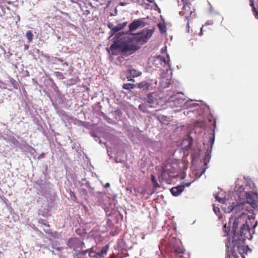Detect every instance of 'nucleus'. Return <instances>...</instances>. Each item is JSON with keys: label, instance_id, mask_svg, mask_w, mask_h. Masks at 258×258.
<instances>
[{"label": "nucleus", "instance_id": "6", "mask_svg": "<svg viewBox=\"0 0 258 258\" xmlns=\"http://www.w3.org/2000/svg\"><path fill=\"white\" fill-rule=\"evenodd\" d=\"M232 223V232L236 233V231L238 227H240L245 223H247V216L245 214L242 213L238 217L233 219V217H231L230 218L229 224Z\"/></svg>", "mask_w": 258, "mask_h": 258}, {"label": "nucleus", "instance_id": "3", "mask_svg": "<svg viewBox=\"0 0 258 258\" xmlns=\"http://www.w3.org/2000/svg\"><path fill=\"white\" fill-rule=\"evenodd\" d=\"M166 248L170 253L171 257L175 256V258H181L182 257L183 254V248L177 244L175 238H172Z\"/></svg>", "mask_w": 258, "mask_h": 258}, {"label": "nucleus", "instance_id": "36", "mask_svg": "<svg viewBox=\"0 0 258 258\" xmlns=\"http://www.w3.org/2000/svg\"><path fill=\"white\" fill-rule=\"evenodd\" d=\"M165 170H163L162 171L161 176L164 177V176H165Z\"/></svg>", "mask_w": 258, "mask_h": 258}, {"label": "nucleus", "instance_id": "41", "mask_svg": "<svg viewBox=\"0 0 258 258\" xmlns=\"http://www.w3.org/2000/svg\"><path fill=\"white\" fill-rule=\"evenodd\" d=\"M110 184L109 183H107L105 185V187H108L109 186Z\"/></svg>", "mask_w": 258, "mask_h": 258}, {"label": "nucleus", "instance_id": "21", "mask_svg": "<svg viewBox=\"0 0 258 258\" xmlns=\"http://www.w3.org/2000/svg\"><path fill=\"white\" fill-rule=\"evenodd\" d=\"M250 2V6L252 7V11L254 13V15L258 19V11L256 10L254 6V1L253 0H249Z\"/></svg>", "mask_w": 258, "mask_h": 258}, {"label": "nucleus", "instance_id": "28", "mask_svg": "<svg viewBox=\"0 0 258 258\" xmlns=\"http://www.w3.org/2000/svg\"><path fill=\"white\" fill-rule=\"evenodd\" d=\"M119 26H120V27L121 29H123L125 27H126V25H127V22H123V23H121V24H119Z\"/></svg>", "mask_w": 258, "mask_h": 258}, {"label": "nucleus", "instance_id": "55", "mask_svg": "<svg viewBox=\"0 0 258 258\" xmlns=\"http://www.w3.org/2000/svg\"><path fill=\"white\" fill-rule=\"evenodd\" d=\"M243 258H245L244 256H243Z\"/></svg>", "mask_w": 258, "mask_h": 258}, {"label": "nucleus", "instance_id": "43", "mask_svg": "<svg viewBox=\"0 0 258 258\" xmlns=\"http://www.w3.org/2000/svg\"><path fill=\"white\" fill-rule=\"evenodd\" d=\"M204 26H202V27L201 28V32H203V27Z\"/></svg>", "mask_w": 258, "mask_h": 258}, {"label": "nucleus", "instance_id": "35", "mask_svg": "<svg viewBox=\"0 0 258 258\" xmlns=\"http://www.w3.org/2000/svg\"><path fill=\"white\" fill-rule=\"evenodd\" d=\"M187 21H188L187 24V32H189V20H187Z\"/></svg>", "mask_w": 258, "mask_h": 258}, {"label": "nucleus", "instance_id": "16", "mask_svg": "<svg viewBox=\"0 0 258 258\" xmlns=\"http://www.w3.org/2000/svg\"><path fill=\"white\" fill-rule=\"evenodd\" d=\"M158 118L162 123L164 124H168L170 121V119L169 117L162 114L158 116Z\"/></svg>", "mask_w": 258, "mask_h": 258}, {"label": "nucleus", "instance_id": "22", "mask_svg": "<svg viewBox=\"0 0 258 258\" xmlns=\"http://www.w3.org/2000/svg\"><path fill=\"white\" fill-rule=\"evenodd\" d=\"M122 87L124 89L130 90L134 88V85L131 83H126L123 85Z\"/></svg>", "mask_w": 258, "mask_h": 258}, {"label": "nucleus", "instance_id": "1", "mask_svg": "<svg viewBox=\"0 0 258 258\" xmlns=\"http://www.w3.org/2000/svg\"><path fill=\"white\" fill-rule=\"evenodd\" d=\"M252 237L249 226L246 223L240 227L239 232L236 231V233H233L231 245H232L234 249H239L245 240H250Z\"/></svg>", "mask_w": 258, "mask_h": 258}, {"label": "nucleus", "instance_id": "15", "mask_svg": "<svg viewBox=\"0 0 258 258\" xmlns=\"http://www.w3.org/2000/svg\"><path fill=\"white\" fill-rule=\"evenodd\" d=\"M87 253H89V255L90 258H98V253L93 250V248H91L90 249H87L86 250H83L81 251V254L85 255Z\"/></svg>", "mask_w": 258, "mask_h": 258}, {"label": "nucleus", "instance_id": "45", "mask_svg": "<svg viewBox=\"0 0 258 258\" xmlns=\"http://www.w3.org/2000/svg\"><path fill=\"white\" fill-rule=\"evenodd\" d=\"M194 110H189L187 113H189L190 112H194Z\"/></svg>", "mask_w": 258, "mask_h": 258}, {"label": "nucleus", "instance_id": "37", "mask_svg": "<svg viewBox=\"0 0 258 258\" xmlns=\"http://www.w3.org/2000/svg\"><path fill=\"white\" fill-rule=\"evenodd\" d=\"M29 48V45H25V49L27 50Z\"/></svg>", "mask_w": 258, "mask_h": 258}, {"label": "nucleus", "instance_id": "24", "mask_svg": "<svg viewBox=\"0 0 258 258\" xmlns=\"http://www.w3.org/2000/svg\"><path fill=\"white\" fill-rule=\"evenodd\" d=\"M223 230L224 231V235H228L229 231H230V229L229 228H227L226 227V224H225L224 227H223Z\"/></svg>", "mask_w": 258, "mask_h": 258}, {"label": "nucleus", "instance_id": "52", "mask_svg": "<svg viewBox=\"0 0 258 258\" xmlns=\"http://www.w3.org/2000/svg\"><path fill=\"white\" fill-rule=\"evenodd\" d=\"M148 2H151V3H152V2L151 0H148Z\"/></svg>", "mask_w": 258, "mask_h": 258}, {"label": "nucleus", "instance_id": "18", "mask_svg": "<svg viewBox=\"0 0 258 258\" xmlns=\"http://www.w3.org/2000/svg\"><path fill=\"white\" fill-rule=\"evenodd\" d=\"M108 249H109V246L108 245H106L105 246H104L102 248V249L101 250V251L100 252H97L98 257V258L103 257L107 254Z\"/></svg>", "mask_w": 258, "mask_h": 258}, {"label": "nucleus", "instance_id": "44", "mask_svg": "<svg viewBox=\"0 0 258 258\" xmlns=\"http://www.w3.org/2000/svg\"><path fill=\"white\" fill-rule=\"evenodd\" d=\"M202 35H203V32H200V35L202 36Z\"/></svg>", "mask_w": 258, "mask_h": 258}, {"label": "nucleus", "instance_id": "13", "mask_svg": "<svg viewBox=\"0 0 258 258\" xmlns=\"http://www.w3.org/2000/svg\"><path fill=\"white\" fill-rule=\"evenodd\" d=\"M184 188V185H179L177 186L172 187L170 189V192L174 196H178L183 191Z\"/></svg>", "mask_w": 258, "mask_h": 258}, {"label": "nucleus", "instance_id": "51", "mask_svg": "<svg viewBox=\"0 0 258 258\" xmlns=\"http://www.w3.org/2000/svg\"><path fill=\"white\" fill-rule=\"evenodd\" d=\"M194 18H195V16H194ZM192 18H193V17L191 16V17L190 18V20Z\"/></svg>", "mask_w": 258, "mask_h": 258}, {"label": "nucleus", "instance_id": "8", "mask_svg": "<svg viewBox=\"0 0 258 258\" xmlns=\"http://www.w3.org/2000/svg\"><path fill=\"white\" fill-rule=\"evenodd\" d=\"M143 24V21L139 19L135 20L130 24L128 26L129 30L126 33H125V34H127L129 36H132V37H130V40H131L133 36L135 35L136 36V34H133L132 32L136 30L140 26H141Z\"/></svg>", "mask_w": 258, "mask_h": 258}, {"label": "nucleus", "instance_id": "32", "mask_svg": "<svg viewBox=\"0 0 258 258\" xmlns=\"http://www.w3.org/2000/svg\"><path fill=\"white\" fill-rule=\"evenodd\" d=\"M213 23V21H211V20H209V21H208L207 22H206L205 24V26H208V25H212Z\"/></svg>", "mask_w": 258, "mask_h": 258}, {"label": "nucleus", "instance_id": "20", "mask_svg": "<svg viewBox=\"0 0 258 258\" xmlns=\"http://www.w3.org/2000/svg\"><path fill=\"white\" fill-rule=\"evenodd\" d=\"M33 36H34V35L31 31L29 30L26 32V37L27 39L28 42L29 43L32 42V41L33 39Z\"/></svg>", "mask_w": 258, "mask_h": 258}, {"label": "nucleus", "instance_id": "42", "mask_svg": "<svg viewBox=\"0 0 258 258\" xmlns=\"http://www.w3.org/2000/svg\"><path fill=\"white\" fill-rule=\"evenodd\" d=\"M257 225V222L255 223V224L253 225V228H254Z\"/></svg>", "mask_w": 258, "mask_h": 258}, {"label": "nucleus", "instance_id": "38", "mask_svg": "<svg viewBox=\"0 0 258 258\" xmlns=\"http://www.w3.org/2000/svg\"><path fill=\"white\" fill-rule=\"evenodd\" d=\"M190 184V183H185V185H184L185 186H189Z\"/></svg>", "mask_w": 258, "mask_h": 258}, {"label": "nucleus", "instance_id": "19", "mask_svg": "<svg viewBox=\"0 0 258 258\" xmlns=\"http://www.w3.org/2000/svg\"><path fill=\"white\" fill-rule=\"evenodd\" d=\"M150 84L146 82H143L138 84V88L142 90H148Z\"/></svg>", "mask_w": 258, "mask_h": 258}, {"label": "nucleus", "instance_id": "7", "mask_svg": "<svg viewBox=\"0 0 258 258\" xmlns=\"http://www.w3.org/2000/svg\"><path fill=\"white\" fill-rule=\"evenodd\" d=\"M153 34V30L144 29L141 33L136 34V38H137L139 41L144 43L150 38Z\"/></svg>", "mask_w": 258, "mask_h": 258}, {"label": "nucleus", "instance_id": "50", "mask_svg": "<svg viewBox=\"0 0 258 258\" xmlns=\"http://www.w3.org/2000/svg\"><path fill=\"white\" fill-rule=\"evenodd\" d=\"M142 105H140V106H139V108H141H141H142Z\"/></svg>", "mask_w": 258, "mask_h": 258}, {"label": "nucleus", "instance_id": "17", "mask_svg": "<svg viewBox=\"0 0 258 258\" xmlns=\"http://www.w3.org/2000/svg\"><path fill=\"white\" fill-rule=\"evenodd\" d=\"M156 102V99H155L154 97L151 94H149L147 97V101L146 102V105L147 106H150L151 107H153L152 104H154Z\"/></svg>", "mask_w": 258, "mask_h": 258}, {"label": "nucleus", "instance_id": "4", "mask_svg": "<svg viewBox=\"0 0 258 258\" xmlns=\"http://www.w3.org/2000/svg\"><path fill=\"white\" fill-rule=\"evenodd\" d=\"M67 245L69 248H72L74 251L81 254V251H83L82 248L84 245V243L80 238L72 237L69 239Z\"/></svg>", "mask_w": 258, "mask_h": 258}, {"label": "nucleus", "instance_id": "29", "mask_svg": "<svg viewBox=\"0 0 258 258\" xmlns=\"http://www.w3.org/2000/svg\"><path fill=\"white\" fill-rule=\"evenodd\" d=\"M240 207H241V205H237L235 207H233L232 209V211H236L238 209H239Z\"/></svg>", "mask_w": 258, "mask_h": 258}, {"label": "nucleus", "instance_id": "40", "mask_svg": "<svg viewBox=\"0 0 258 258\" xmlns=\"http://www.w3.org/2000/svg\"><path fill=\"white\" fill-rule=\"evenodd\" d=\"M211 140L212 141V143H213L214 141V137L211 138Z\"/></svg>", "mask_w": 258, "mask_h": 258}, {"label": "nucleus", "instance_id": "48", "mask_svg": "<svg viewBox=\"0 0 258 258\" xmlns=\"http://www.w3.org/2000/svg\"><path fill=\"white\" fill-rule=\"evenodd\" d=\"M186 1V0H182V2H183V3H185V2Z\"/></svg>", "mask_w": 258, "mask_h": 258}, {"label": "nucleus", "instance_id": "10", "mask_svg": "<svg viewBox=\"0 0 258 258\" xmlns=\"http://www.w3.org/2000/svg\"><path fill=\"white\" fill-rule=\"evenodd\" d=\"M127 74L126 75V78L129 81H134V79L132 78L137 77L142 74L141 72H138L137 70L131 67H129L127 68Z\"/></svg>", "mask_w": 258, "mask_h": 258}, {"label": "nucleus", "instance_id": "27", "mask_svg": "<svg viewBox=\"0 0 258 258\" xmlns=\"http://www.w3.org/2000/svg\"><path fill=\"white\" fill-rule=\"evenodd\" d=\"M157 60H158L160 61L164 62L165 63H166V59L164 57L158 56L157 57Z\"/></svg>", "mask_w": 258, "mask_h": 258}, {"label": "nucleus", "instance_id": "31", "mask_svg": "<svg viewBox=\"0 0 258 258\" xmlns=\"http://www.w3.org/2000/svg\"><path fill=\"white\" fill-rule=\"evenodd\" d=\"M151 180L153 183L157 181L155 176L153 174L151 175Z\"/></svg>", "mask_w": 258, "mask_h": 258}, {"label": "nucleus", "instance_id": "34", "mask_svg": "<svg viewBox=\"0 0 258 258\" xmlns=\"http://www.w3.org/2000/svg\"><path fill=\"white\" fill-rule=\"evenodd\" d=\"M214 211L216 214H217V212L219 213L220 210L219 208L216 209L215 208H214Z\"/></svg>", "mask_w": 258, "mask_h": 258}, {"label": "nucleus", "instance_id": "9", "mask_svg": "<svg viewBox=\"0 0 258 258\" xmlns=\"http://www.w3.org/2000/svg\"><path fill=\"white\" fill-rule=\"evenodd\" d=\"M245 197L246 203L251 205L252 207H254L258 202V195L255 192H245Z\"/></svg>", "mask_w": 258, "mask_h": 258}, {"label": "nucleus", "instance_id": "49", "mask_svg": "<svg viewBox=\"0 0 258 258\" xmlns=\"http://www.w3.org/2000/svg\"><path fill=\"white\" fill-rule=\"evenodd\" d=\"M212 7L211 6V7H210V11L212 10Z\"/></svg>", "mask_w": 258, "mask_h": 258}, {"label": "nucleus", "instance_id": "30", "mask_svg": "<svg viewBox=\"0 0 258 258\" xmlns=\"http://www.w3.org/2000/svg\"><path fill=\"white\" fill-rule=\"evenodd\" d=\"M124 34V33H117L116 34V36L115 37H117L118 38H119L120 37H122V35Z\"/></svg>", "mask_w": 258, "mask_h": 258}, {"label": "nucleus", "instance_id": "11", "mask_svg": "<svg viewBox=\"0 0 258 258\" xmlns=\"http://www.w3.org/2000/svg\"><path fill=\"white\" fill-rule=\"evenodd\" d=\"M192 13V11L190 10L189 6L186 4L183 6L182 10L180 12V15L181 16H184L186 20H190Z\"/></svg>", "mask_w": 258, "mask_h": 258}, {"label": "nucleus", "instance_id": "53", "mask_svg": "<svg viewBox=\"0 0 258 258\" xmlns=\"http://www.w3.org/2000/svg\"><path fill=\"white\" fill-rule=\"evenodd\" d=\"M144 111V112H146V113H149L148 111Z\"/></svg>", "mask_w": 258, "mask_h": 258}, {"label": "nucleus", "instance_id": "12", "mask_svg": "<svg viewBox=\"0 0 258 258\" xmlns=\"http://www.w3.org/2000/svg\"><path fill=\"white\" fill-rule=\"evenodd\" d=\"M226 246L227 247L226 250V258H238V256L236 255L234 250L233 247L230 249V246H231V243L229 241L227 242H226Z\"/></svg>", "mask_w": 258, "mask_h": 258}, {"label": "nucleus", "instance_id": "46", "mask_svg": "<svg viewBox=\"0 0 258 258\" xmlns=\"http://www.w3.org/2000/svg\"><path fill=\"white\" fill-rule=\"evenodd\" d=\"M63 64H65V65H66V66H68V63H67V62H64V63H63Z\"/></svg>", "mask_w": 258, "mask_h": 258}, {"label": "nucleus", "instance_id": "26", "mask_svg": "<svg viewBox=\"0 0 258 258\" xmlns=\"http://www.w3.org/2000/svg\"><path fill=\"white\" fill-rule=\"evenodd\" d=\"M107 26H108V28L111 30V32L112 33V31L113 30V29H114V25L111 23H109L107 24Z\"/></svg>", "mask_w": 258, "mask_h": 258}, {"label": "nucleus", "instance_id": "2", "mask_svg": "<svg viewBox=\"0 0 258 258\" xmlns=\"http://www.w3.org/2000/svg\"><path fill=\"white\" fill-rule=\"evenodd\" d=\"M110 49L113 54H116L117 52L118 51L126 55H130L137 50L138 47L136 45L127 44L118 41L117 42H114L110 46Z\"/></svg>", "mask_w": 258, "mask_h": 258}, {"label": "nucleus", "instance_id": "39", "mask_svg": "<svg viewBox=\"0 0 258 258\" xmlns=\"http://www.w3.org/2000/svg\"><path fill=\"white\" fill-rule=\"evenodd\" d=\"M216 199L217 201H218L219 202H221L222 201V199H218L217 197H216Z\"/></svg>", "mask_w": 258, "mask_h": 258}, {"label": "nucleus", "instance_id": "14", "mask_svg": "<svg viewBox=\"0 0 258 258\" xmlns=\"http://www.w3.org/2000/svg\"><path fill=\"white\" fill-rule=\"evenodd\" d=\"M191 107H196L197 111L199 113H201L202 112H208L210 110L209 106L204 105L203 107L200 106L197 103H192L189 105Z\"/></svg>", "mask_w": 258, "mask_h": 258}, {"label": "nucleus", "instance_id": "33", "mask_svg": "<svg viewBox=\"0 0 258 258\" xmlns=\"http://www.w3.org/2000/svg\"><path fill=\"white\" fill-rule=\"evenodd\" d=\"M153 184H154V186L155 188H156L160 187V186H159L158 183L157 182V181L156 182H155Z\"/></svg>", "mask_w": 258, "mask_h": 258}, {"label": "nucleus", "instance_id": "23", "mask_svg": "<svg viewBox=\"0 0 258 258\" xmlns=\"http://www.w3.org/2000/svg\"><path fill=\"white\" fill-rule=\"evenodd\" d=\"M121 30H122V29H121L119 24L116 26H114V29L112 31L111 35H114L115 33H116V32H118L119 31H120Z\"/></svg>", "mask_w": 258, "mask_h": 258}, {"label": "nucleus", "instance_id": "47", "mask_svg": "<svg viewBox=\"0 0 258 258\" xmlns=\"http://www.w3.org/2000/svg\"><path fill=\"white\" fill-rule=\"evenodd\" d=\"M18 21H20V17L19 16H18Z\"/></svg>", "mask_w": 258, "mask_h": 258}, {"label": "nucleus", "instance_id": "54", "mask_svg": "<svg viewBox=\"0 0 258 258\" xmlns=\"http://www.w3.org/2000/svg\"><path fill=\"white\" fill-rule=\"evenodd\" d=\"M205 171V169L203 171L202 173H204Z\"/></svg>", "mask_w": 258, "mask_h": 258}, {"label": "nucleus", "instance_id": "5", "mask_svg": "<svg viewBox=\"0 0 258 258\" xmlns=\"http://www.w3.org/2000/svg\"><path fill=\"white\" fill-rule=\"evenodd\" d=\"M185 97L184 94L180 92H177L171 95L167 101V106L173 107L174 106L180 105L184 101Z\"/></svg>", "mask_w": 258, "mask_h": 258}, {"label": "nucleus", "instance_id": "25", "mask_svg": "<svg viewBox=\"0 0 258 258\" xmlns=\"http://www.w3.org/2000/svg\"><path fill=\"white\" fill-rule=\"evenodd\" d=\"M158 26L161 33H164L165 32V27L164 26L162 25L161 24H158Z\"/></svg>", "mask_w": 258, "mask_h": 258}]
</instances>
